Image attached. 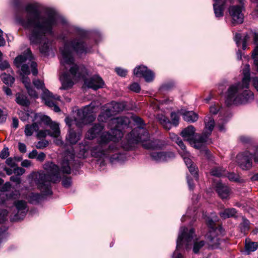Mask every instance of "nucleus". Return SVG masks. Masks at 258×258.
<instances>
[{
	"label": "nucleus",
	"mask_w": 258,
	"mask_h": 258,
	"mask_svg": "<svg viewBox=\"0 0 258 258\" xmlns=\"http://www.w3.org/2000/svg\"><path fill=\"white\" fill-rule=\"evenodd\" d=\"M26 18H19V22L25 27L30 29V40L33 44L39 45L40 52L47 55L49 51L50 42L46 34H52L53 27L57 25V18L53 12L42 15L37 6L33 4L25 7Z\"/></svg>",
	"instance_id": "1"
},
{
	"label": "nucleus",
	"mask_w": 258,
	"mask_h": 258,
	"mask_svg": "<svg viewBox=\"0 0 258 258\" xmlns=\"http://www.w3.org/2000/svg\"><path fill=\"white\" fill-rule=\"evenodd\" d=\"M60 50L62 55L60 62L64 71L59 77L61 83L60 89L68 90L74 85L73 79L79 80L87 75L86 68L75 62L73 52L79 55L86 54L90 52V48L85 42L84 37L79 36L66 42Z\"/></svg>",
	"instance_id": "2"
},
{
	"label": "nucleus",
	"mask_w": 258,
	"mask_h": 258,
	"mask_svg": "<svg viewBox=\"0 0 258 258\" xmlns=\"http://www.w3.org/2000/svg\"><path fill=\"white\" fill-rule=\"evenodd\" d=\"M130 123L129 118L120 116L111 119L110 125L111 126L110 133H102L98 139V144L91 149L92 156L95 158H104L108 157L111 153L117 150L115 142L120 140L123 135L121 131L128 127Z\"/></svg>",
	"instance_id": "3"
},
{
	"label": "nucleus",
	"mask_w": 258,
	"mask_h": 258,
	"mask_svg": "<svg viewBox=\"0 0 258 258\" xmlns=\"http://www.w3.org/2000/svg\"><path fill=\"white\" fill-rule=\"evenodd\" d=\"M45 171L33 172L31 176L42 195L31 193L29 195V201L32 204L39 203L43 196L52 194L51 182L56 183L60 179V171L58 167L52 162H48L43 166Z\"/></svg>",
	"instance_id": "4"
},
{
	"label": "nucleus",
	"mask_w": 258,
	"mask_h": 258,
	"mask_svg": "<svg viewBox=\"0 0 258 258\" xmlns=\"http://www.w3.org/2000/svg\"><path fill=\"white\" fill-rule=\"evenodd\" d=\"M132 119L138 126L127 135L125 140L122 143L121 147L123 149L132 150L135 145L139 143H141L143 147L147 149H161L165 146L166 143L163 141L150 139V135L144 127L145 124L141 117L133 116Z\"/></svg>",
	"instance_id": "5"
},
{
	"label": "nucleus",
	"mask_w": 258,
	"mask_h": 258,
	"mask_svg": "<svg viewBox=\"0 0 258 258\" xmlns=\"http://www.w3.org/2000/svg\"><path fill=\"white\" fill-rule=\"evenodd\" d=\"M254 99L253 93L248 87H244L240 82L230 85L225 95V102L227 106L239 105L249 102Z\"/></svg>",
	"instance_id": "6"
},
{
	"label": "nucleus",
	"mask_w": 258,
	"mask_h": 258,
	"mask_svg": "<svg viewBox=\"0 0 258 258\" xmlns=\"http://www.w3.org/2000/svg\"><path fill=\"white\" fill-rule=\"evenodd\" d=\"M33 57L30 48H27L23 54L18 55L14 60L15 65L17 68L21 66V75H28L30 74L28 64H30L32 69V73L34 76L38 74L36 62L33 61Z\"/></svg>",
	"instance_id": "7"
},
{
	"label": "nucleus",
	"mask_w": 258,
	"mask_h": 258,
	"mask_svg": "<svg viewBox=\"0 0 258 258\" xmlns=\"http://www.w3.org/2000/svg\"><path fill=\"white\" fill-rule=\"evenodd\" d=\"M95 110V106L94 105V103L92 102L89 105L78 110L77 116L74 120L70 117H67L65 118V122L70 128L74 121L75 122L77 126L81 127L83 125L87 124L89 120L94 119L95 117L93 115V113Z\"/></svg>",
	"instance_id": "8"
},
{
	"label": "nucleus",
	"mask_w": 258,
	"mask_h": 258,
	"mask_svg": "<svg viewBox=\"0 0 258 258\" xmlns=\"http://www.w3.org/2000/svg\"><path fill=\"white\" fill-rule=\"evenodd\" d=\"M194 230L192 229L188 230L186 227H181L176 242V249L172 254V258H183L182 254L178 250L185 244V248H188L191 245L193 238Z\"/></svg>",
	"instance_id": "9"
},
{
	"label": "nucleus",
	"mask_w": 258,
	"mask_h": 258,
	"mask_svg": "<svg viewBox=\"0 0 258 258\" xmlns=\"http://www.w3.org/2000/svg\"><path fill=\"white\" fill-rule=\"evenodd\" d=\"M33 83L37 89H41L43 91L42 98L44 100L45 104L51 108L55 112H59L60 109L56 104V101L59 100L60 97L57 95H53L46 89L43 81L37 79L33 80Z\"/></svg>",
	"instance_id": "10"
},
{
	"label": "nucleus",
	"mask_w": 258,
	"mask_h": 258,
	"mask_svg": "<svg viewBox=\"0 0 258 258\" xmlns=\"http://www.w3.org/2000/svg\"><path fill=\"white\" fill-rule=\"evenodd\" d=\"M204 121L205 127L203 133L202 134L196 135L194 139L195 148L197 149L201 148L204 143L208 141V138L215 126L214 118L211 116H206Z\"/></svg>",
	"instance_id": "11"
},
{
	"label": "nucleus",
	"mask_w": 258,
	"mask_h": 258,
	"mask_svg": "<svg viewBox=\"0 0 258 258\" xmlns=\"http://www.w3.org/2000/svg\"><path fill=\"white\" fill-rule=\"evenodd\" d=\"M206 220L208 226L211 229L209 233L206 235L208 244L212 248H217L221 241L220 238L216 235V231L218 230L216 222L218 221V219L217 217H214L213 219L208 217Z\"/></svg>",
	"instance_id": "12"
},
{
	"label": "nucleus",
	"mask_w": 258,
	"mask_h": 258,
	"mask_svg": "<svg viewBox=\"0 0 258 258\" xmlns=\"http://www.w3.org/2000/svg\"><path fill=\"white\" fill-rule=\"evenodd\" d=\"M103 111L98 116V120L101 121L106 120L112 115L122 111L125 108L123 103L112 101L104 107Z\"/></svg>",
	"instance_id": "13"
},
{
	"label": "nucleus",
	"mask_w": 258,
	"mask_h": 258,
	"mask_svg": "<svg viewBox=\"0 0 258 258\" xmlns=\"http://www.w3.org/2000/svg\"><path fill=\"white\" fill-rule=\"evenodd\" d=\"M252 155L247 151L237 155V161L239 167L243 170H249L252 166Z\"/></svg>",
	"instance_id": "14"
},
{
	"label": "nucleus",
	"mask_w": 258,
	"mask_h": 258,
	"mask_svg": "<svg viewBox=\"0 0 258 258\" xmlns=\"http://www.w3.org/2000/svg\"><path fill=\"white\" fill-rule=\"evenodd\" d=\"M170 116L172 123L166 116L163 114H158L157 116V119L160 123L167 130L171 128L172 123L175 126H177L179 123V116L177 113L175 112H171Z\"/></svg>",
	"instance_id": "15"
},
{
	"label": "nucleus",
	"mask_w": 258,
	"mask_h": 258,
	"mask_svg": "<svg viewBox=\"0 0 258 258\" xmlns=\"http://www.w3.org/2000/svg\"><path fill=\"white\" fill-rule=\"evenodd\" d=\"M87 74L88 73L87 72ZM87 75L83 78H81L79 80L72 79L73 82L74 81H78L80 80H84L85 84L88 87L92 88L94 90H97L99 88H102L104 85V83L103 80L99 76L95 75L89 79H85V78ZM74 84V83H73Z\"/></svg>",
	"instance_id": "16"
},
{
	"label": "nucleus",
	"mask_w": 258,
	"mask_h": 258,
	"mask_svg": "<svg viewBox=\"0 0 258 258\" xmlns=\"http://www.w3.org/2000/svg\"><path fill=\"white\" fill-rule=\"evenodd\" d=\"M134 75L138 77H143L147 82H151L154 79V73L146 67L140 66L135 68Z\"/></svg>",
	"instance_id": "17"
},
{
	"label": "nucleus",
	"mask_w": 258,
	"mask_h": 258,
	"mask_svg": "<svg viewBox=\"0 0 258 258\" xmlns=\"http://www.w3.org/2000/svg\"><path fill=\"white\" fill-rule=\"evenodd\" d=\"M151 157L156 162L167 161L175 157V154L171 151H153L150 154Z\"/></svg>",
	"instance_id": "18"
},
{
	"label": "nucleus",
	"mask_w": 258,
	"mask_h": 258,
	"mask_svg": "<svg viewBox=\"0 0 258 258\" xmlns=\"http://www.w3.org/2000/svg\"><path fill=\"white\" fill-rule=\"evenodd\" d=\"M229 13L232 19L233 24H241L243 22V15L242 8L239 6H233L229 8Z\"/></svg>",
	"instance_id": "19"
},
{
	"label": "nucleus",
	"mask_w": 258,
	"mask_h": 258,
	"mask_svg": "<svg viewBox=\"0 0 258 258\" xmlns=\"http://www.w3.org/2000/svg\"><path fill=\"white\" fill-rule=\"evenodd\" d=\"M103 130V126L101 124H95L90 128L86 134V138L93 140Z\"/></svg>",
	"instance_id": "20"
},
{
	"label": "nucleus",
	"mask_w": 258,
	"mask_h": 258,
	"mask_svg": "<svg viewBox=\"0 0 258 258\" xmlns=\"http://www.w3.org/2000/svg\"><path fill=\"white\" fill-rule=\"evenodd\" d=\"M213 8L215 16L217 18L223 16V11L225 4V0H213Z\"/></svg>",
	"instance_id": "21"
},
{
	"label": "nucleus",
	"mask_w": 258,
	"mask_h": 258,
	"mask_svg": "<svg viewBox=\"0 0 258 258\" xmlns=\"http://www.w3.org/2000/svg\"><path fill=\"white\" fill-rule=\"evenodd\" d=\"M216 191L222 199H226L229 196L230 189L228 186L221 182H218L216 186Z\"/></svg>",
	"instance_id": "22"
},
{
	"label": "nucleus",
	"mask_w": 258,
	"mask_h": 258,
	"mask_svg": "<svg viewBox=\"0 0 258 258\" xmlns=\"http://www.w3.org/2000/svg\"><path fill=\"white\" fill-rule=\"evenodd\" d=\"M195 131L196 130L192 125H189L183 130L181 133V135L184 139L188 141H192L195 145L194 139L195 137L194 138V136ZM195 137H196V136Z\"/></svg>",
	"instance_id": "23"
},
{
	"label": "nucleus",
	"mask_w": 258,
	"mask_h": 258,
	"mask_svg": "<svg viewBox=\"0 0 258 258\" xmlns=\"http://www.w3.org/2000/svg\"><path fill=\"white\" fill-rule=\"evenodd\" d=\"M81 135L77 134L73 129L70 128L66 139L72 145L76 144L80 139Z\"/></svg>",
	"instance_id": "24"
},
{
	"label": "nucleus",
	"mask_w": 258,
	"mask_h": 258,
	"mask_svg": "<svg viewBox=\"0 0 258 258\" xmlns=\"http://www.w3.org/2000/svg\"><path fill=\"white\" fill-rule=\"evenodd\" d=\"M16 102L20 105L28 107L30 104V101L27 96L23 94L18 93L16 95Z\"/></svg>",
	"instance_id": "25"
},
{
	"label": "nucleus",
	"mask_w": 258,
	"mask_h": 258,
	"mask_svg": "<svg viewBox=\"0 0 258 258\" xmlns=\"http://www.w3.org/2000/svg\"><path fill=\"white\" fill-rule=\"evenodd\" d=\"M243 77L241 83L244 87H249L250 82V66L249 64H246L244 69L243 70Z\"/></svg>",
	"instance_id": "26"
},
{
	"label": "nucleus",
	"mask_w": 258,
	"mask_h": 258,
	"mask_svg": "<svg viewBox=\"0 0 258 258\" xmlns=\"http://www.w3.org/2000/svg\"><path fill=\"white\" fill-rule=\"evenodd\" d=\"M26 215V211H13L10 215L11 221H18L23 220Z\"/></svg>",
	"instance_id": "27"
},
{
	"label": "nucleus",
	"mask_w": 258,
	"mask_h": 258,
	"mask_svg": "<svg viewBox=\"0 0 258 258\" xmlns=\"http://www.w3.org/2000/svg\"><path fill=\"white\" fill-rule=\"evenodd\" d=\"M182 115L183 119L187 122H194L198 119V115L192 111H185Z\"/></svg>",
	"instance_id": "28"
},
{
	"label": "nucleus",
	"mask_w": 258,
	"mask_h": 258,
	"mask_svg": "<svg viewBox=\"0 0 258 258\" xmlns=\"http://www.w3.org/2000/svg\"><path fill=\"white\" fill-rule=\"evenodd\" d=\"M16 192H17V194H15L14 192L7 194H1L0 205H5L8 200L15 198L19 193L18 191H16Z\"/></svg>",
	"instance_id": "29"
},
{
	"label": "nucleus",
	"mask_w": 258,
	"mask_h": 258,
	"mask_svg": "<svg viewBox=\"0 0 258 258\" xmlns=\"http://www.w3.org/2000/svg\"><path fill=\"white\" fill-rule=\"evenodd\" d=\"M39 130L38 124L34 122L32 124H27L25 126V134L26 136H31L34 132L38 131Z\"/></svg>",
	"instance_id": "30"
},
{
	"label": "nucleus",
	"mask_w": 258,
	"mask_h": 258,
	"mask_svg": "<svg viewBox=\"0 0 258 258\" xmlns=\"http://www.w3.org/2000/svg\"><path fill=\"white\" fill-rule=\"evenodd\" d=\"M258 248V242H247L245 244L244 252L246 254H249L251 252L254 251Z\"/></svg>",
	"instance_id": "31"
},
{
	"label": "nucleus",
	"mask_w": 258,
	"mask_h": 258,
	"mask_svg": "<svg viewBox=\"0 0 258 258\" xmlns=\"http://www.w3.org/2000/svg\"><path fill=\"white\" fill-rule=\"evenodd\" d=\"M49 126L52 130V132L49 133V134L52 137H58L60 134V130L58 124L55 122H52Z\"/></svg>",
	"instance_id": "32"
},
{
	"label": "nucleus",
	"mask_w": 258,
	"mask_h": 258,
	"mask_svg": "<svg viewBox=\"0 0 258 258\" xmlns=\"http://www.w3.org/2000/svg\"><path fill=\"white\" fill-rule=\"evenodd\" d=\"M194 230V234L193 238H194L195 235V230L192 228ZM194 242V247H193V251L195 253H198L200 250V249L205 245V241L203 240L199 241V242H195L194 238L192 240V243ZM192 243H191L192 244Z\"/></svg>",
	"instance_id": "33"
},
{
	"label": "nucleus",
	"mask_w": 258,
	"mask_h": 258,
	"mask_svg": "<svg viewBox=\"0 0 258 258\" xmlns=\"http://www.w3.org/2000/svg\"><path fill=\"white\" fill-rule=\"evenodd\" d=\"M170 139L175 142L178 145V146L181 148V149L182 150H184L185 149V146L184 145L182 141L174 133H170Z\"/></svg>",
	"instance_id": "34"
},
{
	"label": "nucleus",
	"mask_w": 258,
	"mask_h": 258,
	"mask_svg": "<svg viewBox=\"0 0 258 258\" xmlns=\"http://www.w3.org/2000/svg\"><path fill=\"white\" fill-rule=\"evenodd\" d=\"M225 169L223 167H215L211 171V174L215 176L220 177L225 174Z\"/></svg>",
	"instance_id": "35"
},
{
	"label": "nucleus",
	"mask_w": 258,
	"mask_h": 258,
	"mask_svg": "<svg viewBox=\"0 0 258 258\" xmlns=\"http://www.w3.org/2000/svg\"><path fill=\"white\" fill-rule=\"evenodd\" d=\"M1 78L3 82L8 85H12L15 81V78L13 77L6 74L2 75Z\"/></svg>",
	"instance_id": "36"
},
{
	"label": "nucleus",
	"mask_w": 258,
	"mask_h": 258,
	"mask_svg": "<svg viewBox=\"0 0 258 258\" xmlns=\"http://www.w3.org/2000/svg\"><path fill=\"white\" fill-rule=\"evenodd\" d=\"M250 222L244 217H242V222L240 224L241 231L245 233L249 229Z\"/></svg>",
	"instance_id": "37"
},
{
	"label": "nucleus",
	"mask_w": 258,
	"mask_h": 258,
	"mask_svg": "<svg viewBox=\"0 0 258 258\" xmlns=\"http://www.w3.org/2000/svg\"><path fill=\"white\" fill-rule=\"evenodd\" d=\"M61 170L63 173L70 174L71 173V167L69 166L68 160H63L61 162Z\"/></svg>",
	"instance_id": "38"
},
{
	"label": "nucleus",
	"mask_w": 258,
	"mask_h": 258,
	"mask_svg": "<svg viewBox=\"0 0 258 258\" xmlns=\"http://www.w3.org/2000/svg\"><path fill=\"white\" fill-rule=\"evenodd\" d=\"M183 151V153H181V155L183 158V160L187 167L189 165L194 164L190 158L188 157L189 153L186 151V149Z\"/></svg>",
	"instance_id": "39"
},
{
	"label": "nucleus",
	"mask_w": 258,
	"mask_h": 258,
	"mask_svg": "<svg viewBox=\"0 0 258 258\" xmlns=\"http://www.w3.org/2000/svg\"><path fill=\"white\" fill-rule=\"evenodd\" d=\"M236 214V211H223L220 213L222 218L226 219L231 217H234Z\"/></svg>",
	"instance_id": "40"
},
{
	"label": "nucleus",
	"mask_w": 258,
	"mask_h": 258,
	"mask_svg": "<svg viewBox=\"0 0 258 258\" xmlns=\"http://www.w3.org/2000/svg\"><path fill=\"white\" fill-rule=\"evenodd\" d=\"M14 205L17 210H25L27 208V203L23 200L17 201Z\"/></svg>",
	"instance_id": "41"
},
{
	"label": "nucleus",
	"mask_w": 258,
	"mask_h": 258,
	"mask_svg": "<svg viewBox=\"0 0 258 258\" xmlns=\"http://www.w3.org/2000/svg\"><path fill=\"white\" fill-rule=\"evenodd\" d=\"M190 173L193 175L196 179L198 178V169L196 165H190L187 167Z\"/></svg>",
	"instance_id": "42"
},
{
	"label": "nucleus",
	"mask_w": 258,
	"mask_h": 258,
	"mask_svg": "<svg viewBox=\"0 0 258 258\" xmlns=\"http://www.w3.org/2000/svg\"><path fill=\"white\" fill-rule=\"evenodd\" d=\"M252 57L254 59V64L258 71V45L253 50Z\"/></svg>",
	"instance_id": "43"
},
{
	"label": "nucleus",
	"mask_w": 258,
	"mask_h": 258,
	"mask_svg": "<svg viewBox=\"0 0 258 258\" xmlns=\"http://www.w3.org/2000/svg\"><path fill=\"white\" fill-rule=\"evenodd\" d=\"M27 89L28 93L29 95L34 98H37L38 97V95L36 91L32 87L31 85L29 86V87H28L26 88Z\"/></svg>",
	"instance_id": "44"
},
{
	"label": "nucleus",
	"mask_w": 258,
	"mask_h": 258,
	"mask_svg": "<svg viewBox=\"0 0 258 258\" xmlns=\"http://www.w3.org/2000/svg\"><path fill=\"white\" fill-rule=\"evenodd\" d=\"M16 160L20 161L21 160V159L18 158H17L16 157L14 159H13L12 158H9L7 159L6 163L8 165L12 167H15L16 166V164L15 163Z\"/></svg>",
	"instance_id": "45"
},
{
	"label": "nucleus",
	"mask_w": 258,
	"mask_h": 258,
	"mask_svg": "<svg viewBox=\"0 0 258 258\" xmlns=\"http://www.w3.org/2000/svg\"><path fill=\"white\" fill-rule=\"evenodd\" d=\"M48 145V142L46 140H42L39 141L36 144V147L37 149H43L45 147H47Z\"/></svg>",
	"instance_id": "46"
},
{
	"label": "nucleus",
	"mask_w": 258,
	"mask_h": 258,
	"mask_svg": "<svg viewBox=\"0 0 258 258\" xmlns=\"http://www.w3.org/2000/svg\"><path fill=\"white\" fill-rule=\"evenodd\" d=\"M8 215V211H1L0 212V224L4 223L7 219Z\"/></svg>",
	"instance_id": "47"
},
{
	"label": "nucleus",
	"mask_w": 258,
	"mask_h": 258,
	"mask_svg": "<svg viewBox=\"0 0 258 258\" xmlns=\"http://www.w3.org/2000/svg\"><path fill=\"white\" fill-rule=\"evenodd\" d=\"M129 88L131 91H133L137 93L139 92L141 90L140 86L139 84L137 83H134L132 84H131Z\"/></svg>",
	"instance_id": "48"
},
{
	"label": "nucleus",
	"mask_w": 258,
	"mask_h": 258,
	"mask_svg": "<svg viewBox=\"0 0 258 258\" xmlns=\"http://www.w3.org/2000/svg\"><path fill=\"white\" fill-rule=\"evenodd\" d=\"M9 151L8 147L4 148L0 153V158L6 159L9 156Z\"/></svg>",
	"instance_id": "49"
},
{
	"label": "nucleus",
	"mask_w": 258,
	"mask_h": 258,
	"mask_svg": "<svg viewBox=\"0 0 258 258\" xmlns=\"http://www.w3.org/2000/svg\"><path fill=\"white\" fill-rule=\"evenodd\" d=\"M22 81L23 83L24 84L26 88L29 87L31 85L30 79L28 77L25 76V75H22Z\"/></svg>",
	"instance_id": "50"
},
{
	"label": "nucleus",
	"mask_w": 258,
	"mask_h": 258,
	"mask_svg": "<svg viewBox=\"0 0 258 258\" xmlns=\"http://www.w3.org/2000/svg\"><path fill=\"white\" fill-rule=\"evenodd\" d=\"M13 172L17 176H20L25 172V169L22 167H17L14 169Z\"/></svg>",
	"instance_id": "51"
},
{
	"label": "nucleus",
	"mask_w": 258,
	"mask_h": 258,
	"mask_svg": "<svg viewBox=\"0 0 258 258\" xmlns=\"http://www.w3.org/2000/svg\"><path fill=\"white\" fill-rule=\"evenodd\" d=\"M118 75L121 77H125L127 74V71L120 68H116L115 69Z\"/></svg>",
	"instance_id": "52"
},
{
	"label": "nucleus",
	"mask_w": 258,
	"mask_h": 258,
	"mask_svg": "<svg viewBox=\"0 0 258 258\" xmlns=\"http://www.w3.org/2000/svg\"><path fill=\"white\" fill-rule=\"evenodd\" d=\"M71 178L70 177L64 178L62 181V184L65 187H69L71 185Z\"/></svg>",
	"instance_id": "53"
},
{
	"label": "nucleus",
	"mask_w": 258,
	"mask_h": 258,
	"mask_svg": "<svg viewBox=\"0 0 258 258\" xmlns=\"http://www.w3.org/2000/svg\"><path fill=\"white\" fill-rule=\"evenodd\" d=\"M227 176L231 181H236L238 179V176L234 173H228Z\"/></svg>",
	"instance_id": "54"
},
{
	"label": "nucleus",
	"mask_w": 258,
	"mask_h": 258,
	"mask_svg": "<svg viewBox=\"0 0 258 258\" xmlns=\"http://www.w3.org/2000/svg\"><path fill=\"white\" fill-rule=\"evenodd\" d=\"M210 112L213 114H216L218 113L219 107L215 105H212L210 107Z\"/></svg>",
	"instance_id": "55"
},
{
	"label": "nucleus",
	"mask_w": 258,
	"mask_h": 258,
	"mask_svg": "<svg viewBox=\"0 0 258 258\" xmlns=\"http://www.w3.org/2000/svg\"><path fill=\"white\" fill-rule=\"evenodd\" d=\"M20 118L22 121H26L29 119V114L27 112H22L20 114Z\"/></svg>",
	"instance_id": "56"
},
{
	"label": "nucleus",
	"mask_w": 258,
	"mask_h": 258,
	"mask_svg": "<svg viewBox=\"0 0 258 258\" xmlns=\"http://www.w3.org/2000/svg\"><path fill=\"white\" fill-rule=\"evenodd\" d=\"M41 120L48 125H49L53 122L50 117L45 115L42 117Z\"/></svg>",
	"instance_id": "57"
},
{
	"label": "nucleus",
	"mask_w": 258,
	"mask_h": 258,
	"mask_svg": "<svg viewBox=\"0 0 258 258\" xmlns=\"http://www.w3.org/2000/svg\"><path fill=\"white\" fill-rule=\"evenodd\" d=\"M46 158V155L43 152H41L37 155L36 159L39 162H43Z\"/></svg>",
	"instance_id": "58"
},
{
	"label": "nucleus",
	"mask_w": 258,
	"mask_h": 258,
	"mask_svg": "<svg viewBox=\"0 0 258 258\" xmlns=\"http://www.w3.org/2000/svg\"><path fill=\"white\" fill-rule=\"evenodd\" d=\"M10 180L11 181L16 183L17 184H20L21 182V178L17 176H12L10 177Z\"/></svg>",
	"instance_id": "59"
},
{
	"label": "nucleus",
	"mask_w": 258,
	"mask_h": 258,
	"mask_svg": "<svg viewBox=\"0 0 258 258\" xmlns=\"http://www.w3.org/2000/svg\"><path fill=\"white\" fill-rule=\"evenodd\" d=\"M19 151L23 153L26 152V146L24 143H19L18 145Z\"/></svg>",
	"instance_id": "60"
},
{
	"label": "nucleus",
	"mask_w": 258,
	"mask_h": 258,
	"mask_svg": "<svg viewBox=\"0 0 258 258\" xmlns=\"http://www.w3.org/2000/svg\"><path fill=\"white\" fill-rule=\"evenodd\" d=\"M38 155V152L36 150H33L29 154V158L31 159L36 158Z\"/></svg>",
	"instance_id": "61"
},
{
	"label": "nucleus",
	"mask_w": 258,
	"mask_h": 258,
	"mask_svg": "<svg viewBox=\"0 0 258 258\" xmlns=\"http://www.w3.org/2000/svg\"><path fill=\"white\" fill-rule=\"evenodd\" d=\"M10 67L9 63L7 61L2 62L0 63V69L2 70H4Z\"/></svg>",
	"instance_id": "62"
},
{
	"label": "nucleus",
	"mask_w": 258,
	"mask_h": 258,
	"mask_svg": "<svg viewBox=\"0 0 258 258\" xmlns=\"http://www.w3.org/2000/svg\"><path fill=\"white\" fill-rule=\"evenodd\" d=\"M13 4L18 9L21 7V2L20 0H13Z\"/></svg>",
	"instance_id": "63"
},
{
	"label": "nucleus",
	"mask_w": 258,
	"mask_h": 258,
	"mask_svg": "<svg viewBox=\"0 0 258 258\" xmlns=\"http://www.w3.org/2000/svg\"><path fill=\"white\" fill-rule=\"evenodd\" d=\"M252 82L254 87L258 92V78H253L252 79Z\"/></svg>",
	"instance_id": "64"
}]
</instances>
